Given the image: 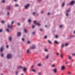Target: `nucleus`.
<instances>
[{
  "mask_svg": "<svg viewBox=\"0 0 75 75\" xmlns=\"http://www.w3.org/2000/svg\"><path fill=\"white\" fill-rule=\"evenodd\" d=\"M9 14H10V13H9V12H8V13L7 14L8 15H9Z\"/></svg>",
  "mask_w": 75,
  "mask_h": 75,
  "instance_id": "5fc2aeb1",
  "label": "nucleus"
},
{
  "mask_svg": "<svg viewBox=\"0 0 75 75\" xmlns=\"http://www.w3.org/2000/svg\"><path fill=\"white\" fill-rule=\"evenodd\" d=\"M3 56H4L3 54H1V57H3Z\"/></svg>",
  "mask_w": 75,
  "mask_h": 75,
  "instance_id": "a19ab883",
  "label": "nucleus"
},
{
  "mask_svg": "<svg viewBox=\"0 0 75 75\" xmlns=\"http://www.w3.org/2000/svg\"><path fill=\"white\" fill-rule=\"evenodd\" d=\"M50 12L48 13H47V15H50Z\"/></svg>",
  "mask_w": 75,
  "mask_h": 75,
  "instance_id": "680f3d73",
  "label": "nucleus"
},
{
  "mask_svg": "<svg viewBox=\"0 0 75 75\" xmlns=\"http://www.w3.org/2000/svg\"><path fill=\"white\" fill-rule=\"evenodd\" d=\"M6 31L7 32H9V29H6Z\"/></svg>",
  "mask_w": 75,
  "mask_h": 75,
  "instance_id": "473e14b6",
  "label": "nucleus"
},
{
  "mask_svg": "<svg viewBox=\"0 0 75 75\" xmlns=\"http://www.w3.org/2000/svg\"><path fill=\"white\" fill-rule=\"evenodd\" d=\"M28 22L29 23H31V20L30 19H29L28 21Z\"/></svg>",
  "mask_w": 75,
  "mask_h": 75,
  "instance_id": "f3484780",
  "label": "nucleus"
},
{
  "mask_svg": "<svg viewBox=\"0 0 75 75\" xmlns=\"http://www.w3.org/2000/svg\"><path fill=\"white\" fill-rule=\"evenodd\" d=\"M32 34L33 35H35V32H33V33H32Z\"/></svg>",
  "mask_w": 75,
  "mask_h": 75,
  "instance_id": "cd10ccee",
  "label": "nucleus"
},
{
  "mask_svg": "<svg viewBox=\"0 0 75 75\" xmlns=\"http://www.w3.org/2000/svg\"><path fill=\"white\" fill-rule=\"evenodd\" d=\"M70 10H71V9H70V8H69V9L67 11V13H68V12H69L70 11Z\"/></svg>",
  "mask_w": 75,
  "mask_h": 75,
  "instance_id": "6ab92c4d",
  "label": "nucleus"
},
{
  "mask_svg": "<svg viewBox=\"0 0 75 75\" xmlns=\"http://www.w3.org/2000/svg\"><path fill=\"white\" fill-rule=\"evenodd\" d=\"M75 4V1H72L70 3V4H68V5H72L73 4Z\"/></svg>",
  "mask_w": 75,
  "mask_h": 75,
  "instance_id": "f257e3e1",
  "label": "nucleus"
},
{
  "mask_svg": "<svg viewBox=\"0 0 75 75\" xmlns=\"http://www.w3.org/2000/svg\"><path fill=\"white\" fill-rule=\"evenodd\" d=\"M35 48V46L34 45L33 46H32L30 47V49H34Z\"/></svg>",
  "mask_w": 75,
  "mask_h": 75,
  "instance_id": "9b49d317",
  "label": "nucleus"
},
{
  "mask_svg": "<svg viewBox=\"0 0 75 75\" xmlns=\"http://www.w3.org/2000/svg\"><path fill=\"white\" fill-rule=\"evenodd\" d=\"M30 43V42L29 41H28L27 42V44H29Z\"/></svg>",
  "mask_w": 75,
  "mask_h": 75,
  "instance_id": "3c124183",
  "label": "nucleus"
},
{
  "mask_svg": "<svg viewBox=\"0 0 75 75\" xmlns=\"http://www.w3.org/2000/svg\"><path fill=\"white\" fill-rule=\"evenodd\" d=\"M17 35L18 37H20L21 35V32H18Z\"/></svg>",
  "mask_w": 75,
  "mask_h": 75,
  "instance_id": "423d86ee",
  "label": "nucleus"
},
{
  "mask_svg": "<svg viewBox=\"0 0 75 75\" xmlns=\"http://www.w3.org/2000/svg\"><path fill=\"white\" fill-rule=\"evenodd\" d=\"M30 6V4H27L26 6H25V8L26 9H27L28 7Z\"/></svg>",
  "mask_w": 75,
  "mask_h": 75,
  "instance_id": "39448f33",
  "label": "nucleus"
},
{
  "mask_svg": "<svg viewBox=\"0 0 75 75\" xmlns=\"http://www.w3.org/2000/svg\"><path fill=\"white\" fill-rule=\"evenodd\" d=\"M18 25H20V23H18Z\"/></svg>",
  "mask_w": 75,
  "mask_h": 75,
  "instance_id": "4d7b16f0",
  "label": "nucleus"
},
{
  "mask_svg": "<svg viewBox=\"0 0 75 75\" xmlns=\"http://www.w3.org/2000/svg\"><path fill=\"white\" fill-rule=\"evenodd\" d=\"M32 71H33V72H35V70L34 69H33L32 70Z\"/></svg>",
  "mask_w": 75,
  "mask_h": 75,
  "instance_id": "2f4dec72",
  "label": "nucleus"
},
{
  "mask_svg": "<svg viewBox=\"0 0 75 75\" xmlns=\"http://www.w3.org/2000/svg\"><path fill=\"white\" fill-rule=\"evenodd\" d=\"M15 7H18V5L17 4H16L15 5Z\"/></svg>",
  "mask_w": 75,
  "mask_h": 75,
  "instance_id": "bb28decb",
  "label": "nucleus"
},
{
  "mask_svg": "<svg viewBox=\"0 0 75 75\" xmlns=\"http://www.w3.org/2000/svg\"><path fill=\"white\" fill-rule=\"evenodd\" d=\"M58 36H57V35H56L55 36V38H58Z\"/></svg>",
  "mask_w": 75,
  "mask_h": 75,
  "instance_id": "13d9d810",
  "label": "nucleus"
},
{
  "mask_svg": "<svg viewBox=\"0 0 75 75\" xmlns=\"http://www.w3.org/2000/svg\"><path fill=\"white\" fill-rule=\"evenodd\" d=\"M6 48H8V45H7L6 46Z\"/></svg>",
  "mask_w": 75,
  "mask_h": 75,
  "instance_id": "de8ad7c7",
  "label": "nucleus"
},
{
  "mask_svg": "<svg viewBox=\"0 0 75 75\" xmlns=\"http://www.w3.org/2000/svg\"><path fill=\"white\" fill-rule=\"evenodd\" d=\"M36 16H38L39 15V13H37V14H36Z\"/></svg>",
  "mask_w": 75,
  "mask_h": 75,
  "instance_id": "bf43d9fd",
  "label": "nucleus"
},
{
  "mask_svg": "<svg viewBox=\"0 0 75 75\" xmlns=\"http://www.w3.org/2000/svg\"><path fill=\"white\" fill-rule=\"evenodd\" d=\"M3 31V30L2 29H0V33H1Z\"/></svg>",
  "mask_w": 75,
  "mask_h": 75,
  "instance_id": "37998d69",
  "label": "nucleus"
},
{
  "mask_svg": "<svg viewBox=\"0 0 75 75\" xmlns=\"http://www.w3.org/2000/svg\"><path fill=\"white\" fill-rule=\"evenodd\" d=\"M49 56V55H47L46 57V59H48V57Z\"/></svg>",
  "mask_w": 75,
  "mask_h": 75,
  "instance_id": "a878e982",
  "label": "nucleus"
},
{
  "mask_svg": "<svg viewBox=\"0 0 75 75\" xmlns=\"http://www.w3.org/2000/svg\"><path fill=\"white\" fill-rule=\"evenodd\" d=\"M65 66H62V67L61 69L62 70H64L65 69Z\"/></svg>",
  "mask_w": 75,
  "mask_h": 75,
  "instance_id": "9d476101",
  "label": "nucleus"
},
{
  "mask_svg": "<svg viewBox=\"0 0 75 75\" xmlns=\"http://www.w3.org/2000/svg\"><path fill=\"white\" fill-rule=\"evenodd\" d=\"M68 45V43H67L65 44V46L66 47H67V46Z\"/></svg>",
  "mask_w": 75,
  "mask_h": 75,
  "instance_id": "b1692460",
  "label": "nucleus"
},
{
  "mask_svg": "<svg viewBox=\"0 0 75 75\" xmlns=\"http://www.w3.org/2000/svg\"><path fill=\"white\" fill-rule=\"evenodd\" d=\"M12 57L11 54H8L7 56V58L8 59H10Z\"/></svg>",
  "mask_w": 75,
  "mask_h": 75,
  "instance_id": "f03ea898",
  "label": "nucleus"
},
{
  "mask_svg": "<svg viewBox=\"0 0 75 75\" xmlns=\"http://www.w3.org/2000/svg\"><path fill=\"white\" fill-rule=\"evenodd\" d=\"M69 67H71V65H70L69 66Z\"/></svg>",
  "mask_w": 75,
  "mask_h": 75,
  "instance_id": "69168bd1",
  "label": "nucleus"
},
{
  "mask_svg": "<svg viewBox=\"0 0 75 75\" xmlns=\"http://www.w3.org/2000/svg\"><path fill=\"white\" fill-rule=\"evenodd\" d=\"M33 23L36 25H38V26H40V25H41V24L40 23H37L36 22V21H34L33 22Z\"/></svg>",
  "mask_w": 75,
  "mask_h": 75,
  "instance_id": "7ed1b4c3",
  "label": "nucleus"
},
{
  "mask_svg": "<svg viewBox=\"0 0 75 75\" xmlns=\"http://www.w3.org/2000/svg\"><path fill=\"white\" fill-rule=\"evenodd\" d=\"M66 16H68V13H67L66 14Z\"/></svg>",
  "mask_w": 75,
  "mask_h": 75,
  "instance_id": "6e6d98bb",
  "label": "nucleus"
},
{
  "mask_svg": "<svg viewBox=\"0 0 75 75\" xmlns=\"http://www.w3.org/2000/svg\"><path fill=\"white\" fill-rule=\"evenodd\" d=\"M9 41H11V40H12V38H11V37H10L9 38Z\"/></svg>",
  "mask_w": 75,
  "mask_h": 75,
  "instance_id": "a211bd4d",
  "label": "nucleus"
},
{
  "mask_svg": "<svg viewBox=\"0 0 75 75\" xmlns=\"http://www.w3.org/2000/svg\"><path fill=\"white\" fill-rule=\"evenodd\" d=\"M24 31L25 33L27 32V30H26V29H24Z\"/></svg>",
  "mask_w": 75,
  "mask_h": 75,
  "instance_id": "5701e85b",
  "label": "nucleus"
},
{
  "mask_svg": "<svg viewBox=\"0 0 75 75\" xmlns=\"http://www.w3.org/2000/svg\"><path fill=\"white\" fill-rule=\"evenodd\" d=\"M38 1H41L42 0H37Z\"/></svg>",
  "mask_w": 75,
  "mask_h": 75,
  "instance_id": "e2e57ef3",
  "label": "nucleus"
},
{
  "mask_svg": "<svg viewBox=\"0 0 75 75\" xmlns=\"http://www.w3.org/2000/svg\"><path fill=\"white\" fill-rule=\"evenodd\" d=\"M14 21H12L11 23V24H14Z\"/></svg>",
  "mask_w": 75,
  "mask_h": 75,
  "instance_id": "a18cd8bd",
  "label": "nucleus"
},
{
  "mask_svg": "<svg viewBox=\"0 0 75 75\" xmlns=\"http://www.w3.org/2000/svg\"><path fill=\"white\" fill-rule=\"evenodd\" d=\"M47 42L49 44H52V42H51V41L49 40H48Z\"/></svg>",
  "mask_w": 75,
  "mask_h": 75,
  "instance_id": "2eb2a0df",
  "label": "nucleus"
},
{
  "mask_svg": "<svg viewBox=\"0 0 75 75\" xmlns=\"http://www.w3.org/2000/svg\"><path fill=\"white\" fill-rule=\"evenodd\" d=\"M59 53H57V54H56L57 55H59Z\"/></svg>",
  "mask_w": 75,
  "mask_h": 75,
  "instance_id": "603ef678",
  "label": "nucleus"
},
{
  "mask_svg": "<svg viewBox=\"0 0 75 75\" xmlns=\"http://www.w3.org/2000/svg\"><path fill=\"white\" fill-rule=\"evenodd\" d=\"M8 28H13V27L10 26L9 25H8Z\"/></svg>",
  "mask_w": 75,
  "mask_h": 75,
  "instance_id": "4468645a",
  "label": "nucleus"
},
{
  "mask_svg": "<svg viewBox=\"0 0 75 75\" xmlns=\"http://www.w3.org/2000/svg\"><path fill=\"white\" fill-rule=\"evenodd\" d=\"M75 37L74 35H72L70 37H69L67 38V40H70V39H71L72 38H73V37Z\"/></svg>",
  "mask_w": 75,
  "mask_h": 75,
  "instance_id": "20e7f679",
  "label": "nucleus"
},
{
  "mask_svg": "<svg viewBox=\"0 0 75 75\" xmlns=\"http://www.w3.org/2000/svg\"><path fill=\"white\" fill-rule=\"evenodd\" d=\"M34 27H35V26L34 25H33L32 27V28H34Z\"/></svg>",
  "mask_w": 75,
  "mask_h": 75,
  "instance_id": "09e8293b",
  "label": "nucleus"
},
{
  "mask_svg": "<svg viewBox=\"0 0 75 75\" xmlns=\"http://www.w3.org/2000/svg\"><path fill=\"white\" fill-rule=\"evenodd\" d=\"M38 67H40V66L41 65V64H38Z\"/></svg>",
  "mask_w": 75,
  "mask_h": 75,
  "instance_id": "c85d7f7f",
  "label": "nucleus"
},
{
  "mask_svg": "<svg viewBox=\"0 0 75 75\" xmlns=\"http://www.w3.org/2000/svg\"><path fill=\"white\" fill-rule=\"evenodd\" d=\"M68 74L69 75H71V73L69 72V71H68Z\"/></svg>",
  "mask_w": 75,
  "mask_h": 75,
  "instance_id": "e433bc0d",
  "label": "nucleus"
},
{
  "mask_svg": "<svg viewBox=\"0 0 75 75\" xmlns=\"http://www.w3.org/2000/svg\"><path fill=\"white\" fill-rule=\"evenodd\" d=\"M40 31H42V28H40Z\"/></svg>",
  "mask_w": 75,
  "mask_h": 75,
  "instance_id": "4c0bfd02",
  "label": "nucleus"
},
{
  "mask_svg": "<svg viewBox=\"0 0 75 75\" xmlns=\"http://www.w3.org/2000/svg\"><path fill=\"white\" fill-rule=\"evenodd\" d=\"M22 41H25V39H24V38H22Z\"/></svg>",
  "mask_w": 75,
  "mask_h": 75,
  "instance_id": "c756f323",
  "label": "nucleus"
},
{
  "mask_svg": "<svg viewBox=\"0 0 75 75\" xmlns=\"http://www.w3.org/2000/svg\"><path fill=\"white\" fill-rule=\"evenodd\" d=\"M35 14V12H33V15L34 16Z\"/></svg>",
  "mask_w": 75,
  "mask_h": 75,
  "instance_id": "58836bf2",
  "label": "nucleus"
},
{
  "mask_svg": "<svg viewBox=\"0 0 75 75\" xmlns=\"http://www.w3.org/2000/svg\"><path fill=\"white\" fill-rule=\"evenodd\" d=\"M2 3H5V0H3L2 1Z\"/></svg>",
  "mask_w": 75,
  "mask_h": 75,
  "instance_id": "7c9ffc66",
  "label": "nucleus"
},
{
  "mask_svg": "<svg viewBox=\"0 0 75 75\" xmlns=\"http://www.w3.org/2000/svg\"><path fill=\"white\" fill-rule=\"evenodd\" d=\"M23 71L24 72H26L27 71V68L24 67L23 69Z\"/></svg>",
  "mask_w": 75,
  "mask_h": 75,
  "instance_id": "6e6552de",
  "label": "nucleus"
},
{
  "mask_svg": "<svg viewBox=\"0 0 75 75\" xmlns=\"http://www.w3.org/2000/svg\"><path fill=\"white\" fill-rule=\"evenodd\" d=\"M41 74V73H38V74L39 75H40Z\"/></svg>",
  "mask_w": 75,
  "mask_h": 75,
  "instance_id": "864d4df0",
  "label": "nucleus"
},
{
  "mask_svg": "<svg viewBox=\"0 0 75 75\" xmlns=\"http://www.w3.org/2000/svg\"><path fill=\"white\" fill-rule=\"evenodd\" d=\"M60 57L62 58H63V55H62V54H61V55H60Z\"/></svg>",
  "mask_w": 75,
  "mask_h": 75,
  "instance_id": "4be33fe9",
  "label": "nucleus"
},
{
  "mask_svg": "<svg viewBox=\"0 0 75 75\" xmlns=\"http://www.w3.org/2000/svg\"><path fill=\"white\" fill-rule=\"evenodd\" d=\"M21 75H24V74H22Z\"/></svg>",
  "mask_w": 75,
  "mask_h": 75,
  "instance_id": "774afa93",
  "label": "nucleus"
},
{
  "mask_svg": "<svg viewBox=\"0 0 75 75\" xmlns=\"http://www.w3.org/2000/svg\"><path fill=\"white\" fill-rule=\"evenodd\" d=\"M54 43L56 44H59L58 42H57V41L56 40H55L54 41Z\"/></svg>",
  "mask_w": 75,
  "mask_h": 75,
  "instance_id": "dca6fc26",
  "label": "nucleus"
},
{
  "mask_svg": "<svg viewBox=\"0 0 75 75\" xmlns=\"http://www.w3.org/2000/svg\"><path fill=\"white\" fill-rule=\"evenodd\" d=\"M45 51H46V52H47V51H48V50H47V49H45Z\"/></svg>",
  "mask_w": 75,
  "mask_h": 75,
  "instance_id": "f704fd0d",
  "label": "nucleus"
},
{
  "mask_svg": "<svg viewBox=\"0 0 75 75\" xmlns=\"http://www.w3.org/2000/svg\"><path fill=\"white\" fill-rule=\"evenodd\" d=\"M3 51V48L2 47H1L0 49V51L1 52H2Z\"/></svg>",
  "mask_w": 75,
  "mask_h": 75,
  "instance_id": "1a4fd4ad",
  "label": "nucleus"
},
{
  "mask_svg": "<svg viewBox=\"0 0 75 75\" xmlns=\"http://www.w3.org/2000/svg\"><path fill=\"white\" fill-rule=\"evenodd\" d=\"M68 63H67V62H66V63H65V64H67Z\"/></svg>",
  "mask_w": 75,
  "mask_h": 75,
  "instance_id": "338daca9",
  "label": "nucleus"
},
{
  "mask_svg": "<svg viewBox=\"0 0 75 75\" xmlns=\"http://www.w3.org/2000/svg\"><path fill=\"white\" fill-rule=\"evenodd\" d=\"M44 13V12L42 11H41V13H42H42Z\"/></svg>",
  "mask_w": 75,
  "mask_h": 75,
  "instance_id": "0e129e2a",
  "label": "nucleus"
},
{
  "mask_svg": "<svg viewBox=\"0 0 75 75\" xmlns=\"http://www.w3.org/2000/svg\"><path fill=\"white\" fill-rule=\"evenodd\" d=\"M33 67H34V66L33 65V66H32V67H31V68L32 69H33Z\"/></svg>",
  "mask_w": 75,
  "mask_h": 75,
  "instance_id": "052dcab7",
  "label": "nucleus"
},
{
  "mask_svg": "<svg viewBox=\"0 0 75 75\" xmlns=\"http://www.w3.org/2000/svg\"><path fill=\"white\" fill-rule=\"evenodd\" d=\"M64 47V44H62L61 46V48H63Z\"/></svg>",
  "mask_w": 75,
  "mask_h": 75,
  "instance_id": "393cba45",
  "label": "nucleus"
},
{
  "mask_svg": "<svg viewBox=\"0 0 75 75\" xmlns=\"http://www.w3.org/2000/svg\"><path fill=\"white\" fill-rule=\"evenodd\" d=\"M18 69H23V67L21 66L18 67Z\"/></svg>",
  "mask_w": 75,
  "mask_h": 75,
  "instance_id": "ddd939ff",
  "label": "nucleus"
},
{
  "mask_svg": "<svg viewBox=\"0 0 75 75\" xmlns=\"http://www.w3.org/2000/svg\"><path fill=\"white\" fill-rule=\"evenodd\" d=\"M69 59H71V57H69Z\"/></svg>",
  "mask_w": 75,
  "mask_h": 75,
  "instance_id": "c9c22d12",
  "label": "nucleus"
},
{
  "mask_svg": "<svg viewBox=\"0 0 75 75\" xmlns=\"http://www.w3.org/2000/svg\"><path fill=\"white\" fill-rule=\"evenodd\" d=\"M62 25H60V28H62Z\"/></svg>",
  "mask_w": 75,
  "mask_h": 75,
  "instance_id": "8fccbe9b",
  "label": "nucleus"
},
{
  "mask_svg": "<svg viewBox=\"0 0 75 75\" xmlns=\"http://www.w3.org/2000/svg\"><path fill=\"white\" fill-rule=\"evenodd\" d=\"M72 54L73 56H75V53L73 54Z\"/></svg>",
  "mask_w": 75,
  "mask_h": 75,
  "instance_id": "c03bdc74",
  "label": "nucleus"
},
{
  "mask_svg": "<svg viewBox=\"0 0 75 75\" xmlns=\"http://www.w3.org/2000/svg\"><path fill=\"white\" fill-rule=\"evenodd\" d=\"M47 36H45L44 37L45 39H47Z\"/></svg>",
  "mask_w": 75,
  "mask_h": 75,
  "instance_id": "72a5a7b5",
  "label": "nucleus"
},
{
  "mask_svg": "<svg viewBox=\"0 0 75 75\" xmlns=\"http://www.w3.org/2000/svg\"><path fill=\"white\" fill-rule=\"evenodd\" d=\"M1 22L2 23H4V21H1Z\"/></svg>",
  "mask_w": 75,
  "mask_h": 75,
  "instance_id": "79ce46f5",
  "label": "nucleus"
},
{
  "mask_svg": "<svg viewBox=\"0 0 75 75\" xmlns=\"http://www.w3.org/2000/svg\"><path fill=\"white\" fill-rule=\"evenodd\" d=\"M27 52L28 54H30V52H29V49L27 50Z\"/></svg>",
  "mask_w": 75,
  "mask_h": 75,
  "instance_id": "412c9836",
  "label": "nucleus"
},
{
  "mask_svg": "<svg viewBox=\"0 0 75 75\" xmlns=\"http://www.w3.org/2000/svg\"><path fill=\"white\" fill-rule=\"evenodd\" d=\"M18 74V71H16V75H17Z\"/></svg>",
  "mask_w": 75,
  "mask_h": 75,
  "instance_id": "49530a36",
  "label": "nucleus"
},
{
  "mask_svg": "<svg viewBox=\"0 0 75 75\" xmlns=\"http://www.w3.org/2000/svg\"><path fill=\"white\" fill-rule=\"evenodd\" d=\"M7 10H10V9H11V7H10V6H7Z\"/></svg>",
  "mask_w": 75,
  "mask_h": 75,
  "instance_id": "f8f14e48",
  "label": "nucleus"
},
{
  "mask_svg": "<svg viewBox=\"0 0 75 75\" xmlns=\"http://www.w3.org/2000/svg\"><path fill=\"white\" fill-rule=\"evenodd\" d=\"M52 67H55V65L54 64H53L52 66Z\"/></svg>",
  "mask_w": 75,
  "mask_h": 75,
  "instance_id": "ea45409f",
  "label": "nucleus"
},
{
  "mask_svg": "<svg viewBox=\"0 0 75 75\" xmlns=\"http://www.w3.org/2000/svg\"><path fill=\"white\" fill-rule=\"evenodd\" d=\"M53 71H54V73H55L56 72H57V69L56 68L54 69H53Z\"/></svg>",
  "mask_w": 75,
  "mask_h": 75,
  "instance_id": "0eeeda50",
  "label": "nucleus"
},
{
  "mask_svg": "<svg viewBox=\"0 0 75 75\" xmlns=\"http://www.w3.org/2000/svg\"><path fill=\"white\" fill-rule=\"evenodd\" d=\"M64 6H65V2H63L62 4V6L64 7Z\"/></svg>",
  "mask_w": 75,
  "mask_h": 75,
  "instance_id": "aec40b11",
  "label": "nucleus"
}]
</instances>
